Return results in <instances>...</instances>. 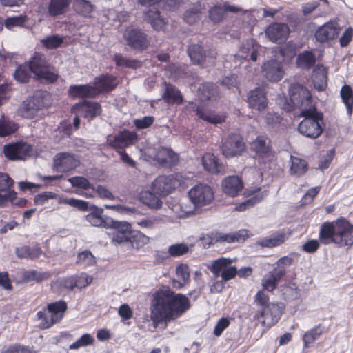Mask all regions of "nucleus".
I'll list each match as a JSON object with an SVG mask.
<instances>
[{"instance_id":"nucleus-1","label":"nucleus","mask_w":353,"mask_h":353,"mask_svg":"<svg viewBox=\"0 0 353 353\" xmlns=\"http://www.w3.org/2000/svg\"><path fill=\"white\" fill-rule=\"evenodd\" d=\"M190 307V303L185 295L175 293L169 288L159 289L152 295L150 318L157 326L180 317Z\"/></svg>"},{"instance_id":"nucleus-2","label":"nucleus","mask_w":353,"mask_h":353,"mask_svg":"<svg viewBox=\"0 0 353 353\" xmlns=\"http://www.w3.org/2000/svg\"><path fill=\"white\" fill-rule=\"evenodd\" d=\"M319 239L325 245L334 243L341 247L351 246L353 245V225L345 218L325 222L320 227Z\"/></svg>"},{"instance_id":"nucleus-3","label":"nucleus","mask_w":353,"mask_h":353,"mask_svg":"<svg viewBox=\"0 0 353 353\" xmlns=\"http://www.w3.org/2000/svg\"><path fill=\"white\" fill-rule=\"evenodd\" d=\"M304 117L298 125V131L305 137L315 139L323 132V114L316 107H310L301 111Z\"/></svg>"},{"instance_id":"nucleus-4","label":"nucleus","mask_w":353,"mask_h":353,"mask_svg":"<svg viewBox=\"0 0 353 353\" xmlns=\"http://www.w3.org/2000/svg\"><path fill=\"white\" fill-rule=\"evenodd\" d=\"M283 309V303L269 304L266 307L257 308L253 318L263 327H270L279 321Z\"/></svg>"},{"instance_id":"nucleus-5","label":"nucleus","mask_w":353,"mask_h":353,"mask_svg":"<svg viewBox=\"0 0 353 353\" xmlns=\"http://www.w3.org/2000/svg\"><path fill=\"white\" fill-rule=\"evenodd\" d=\"M185 185V178L180 173H175L168 176H158L152 183L153 191L165 196L174 189Z\"/></svg>"},{"instance_id":"nucleus-6","label":"nucleus","mask_w":353,"mask_h":353,"mask_svg":"<svg viewBox=\"0 0 353 353\" xmlns=\"http://www.w3.org/2000/svg\"><path fill=\"white\" fill-rule=\"evenodd\" d=\"M123 38L128 46L137 51H143L150 45L148 35L137 27H127L123 33Z\"/></svg>"},{"instance_id":"nucleus-7","label":"nucleus","mask_w":353,"mask_h":353,"mask_svg":"<svg viewBox=\"0 0 353 353\" xmlns=\"http://www.w3.org/2000/svg\"><path fill=\"white\" fill-rule=\"evenodd\" d=\"M232 262L231 259L224 257L214 261L209 267L214 278L217 279L221 276L225 282L233 279L237 274V270L236 267L231 265Z\"/></svg>"},{"instance_id":"nucleus-8","label":"nucleus","mask_w":353,"mask_h":353,"mask_svg":"<svg viewBox=\"0 0 353 353\" xmlns=\"http://www.w3.org/2000/svg\"><path fill=\"white\" fill-rule=\"evenodd\" d=\"M290 100L295 107L303 110L307 108L315 107L312 104V95L310 90L303 85L294 83L289 90Z\"/></svg>"},{"instance_id":"nucleus-9","label":"nucleus","mask_w":353,"mask_h":353,"mask_svg":"<svg viewBox=\"0 0 353 353\" xmlns=\"http://www.w3.org/2000/svg\"><path fill=\"white\" fill-rule=\"evenodd\" d=\"M188 196L197 207L208 205L214 199L212 188L209 185L202 183L196 185L191 188Z\"/></svg>"},{"instance_id":"nucleus-10","label":"nucleus","mask_w":353,"mask_h":353,"mask_svg":"<svg viewBox=\"0 0 353 353\" xmlns=\"http://www.w3.org/2000/svg\"><path fill=\"white\" fill-rule=\"evenodd\" d=\"M245 150V143L241 137L236 134L228 136L221 146V152L226 158L241 155Z\"/></svg>"},{"instance_id":"nucleus-11","label":"nucleus","mask_w":353,"mask_h":353,"mask_svg":"<svg viewBox=\"0 0 353 353\" xmlns=\"http://www.w3.org/2000/svg\"><path fill=\"white\" fill-rule=\"evenodd\" d=\"M137 132L123 130L114 136L109 135L107 142L112 148L121 150L133 145L137 140Z\"/></svg>"},{"instance_id":"nucleus-12","label":"nucleus","mask_w":353,"mask_h":353,"mask_svg":"<svg viewBox=\"0 0 353 353\" xmlns=\"http://www.w3.org/2000/svg\"><path fill=\"white\" fill-rule=\"evenodd\" d=\"M187 53L192 63L194 65H201L207 60L216 58V52L213 49L205 50L202 46L192 43L188 46Z\"/></svg>"},{"instance_id":"nucleus-13","label":"nucleus","mask_w":353,"mask_h":353,"mask_svg":"<svg viewBox=\"0 0 353 353\" xmlns=\"http://www.w3.org/2000/svg\"><path fill=\"white\" fill-rule=\"evenodd\" d=\"M261 70L263 76L272 83L280 81L285 73L282 63L276 59L265 62L261 66Z\"/></svg>"},{"instance_id":"nucleus-14","label":"nucleus","mask_w":353,"mask_h":353,"mask_svg":"<svg viewBox=\"0 0 353 353\" xmlns=\"http://www.w3.org/2000/svg\"><path fill=\"white\" fill-rule=\"evenodd\" d=\"M265 33L272 42L281 44L288 39L290 29L285 23H274L267 27Z\"/></svg>"},{"instance_id":"nucleus-15","label":"nucleus","mask_w":353,"mask_h":353,"mask_svg":"<svg viewBox=\"0 0 353 353\" xmlns=\"http://www.w3.org/2000/svg\"><path fill=\"white\" fill-rule=\"evenodd\" d=\"M340 31L341 27L338 23L335 21H330L317 29L315 37L319 42H327L336 39Z\"/></svg>"},{"instance_id":"nucleus-16","label":"nucleus","mask_w":353,"mask_h":353,"mask_svg":"<svg viewBox=\"0 0 353 353\" xmlns=\"http://www.w3.org/2000/svg\"><path fill=\"white\" fill-rule=\"evenodd\" d=\"M79 161L72 154L64 152L57 154L54 159V168L57 172H68L77 168Z\"/></svg>"},{"instance_id":"nucleus-17","label":"nucleus","mask_w":353,"mask_h":353,"mask_svg":"<svg viewBox=\"0 0 353 353\" xmlns=\"http://www.w3.org/2000/svg\"><path fill=\"white\" fill-rule=\"evenodd\" d=\"M248 105L252 109L259 112L263 111L268 106V99L261 88H255L250 90L247 95Z\"/></svg>"},{"instance_id":"nucleus-18","label":"nucleus","mask_w":353,"mask_h":353,"mask_svg":"<svg viewBox=\"0 0 353 353\" xmlns=\"http://www.w3.org/2000/svg\"><path fill=\"white\" fill-rule=\"evenodd\" d=\"M286 272L283 267L275 268L263 276L262 285L264 290L272 292Z\"/></svg>"},{"instance_id":"nucleus-19","label":"nucleus","mask_w":353,"mask_h":353,"mask_svg":"<svg viewBox=\"0 0 353 353\" xmlns=\"http://www.w3.org/2000/svg\"><path fill=\"white\" fill-rule=\"evenodd\" d=\"M49 94L41 90L35 91L33 95L28 99L26 102L23 101V105L28 109L39 110L49 105Z\"/></svg>"},{"instance_id":"nucleus-20","label":"nucleus","mask_w":353,"mask_h":353,"mask_svg":"<svg viewBox=\"0 0 353 353\" xmlns=\"http://www.w3.org/2000/svg\"><path fill=\"white\" fill-rule=\"evenodd\" d=\"M196 208V205L189 197L181 199L179 203L172 206V210L179 219H185L193 214Z\"/></svg>"},{"instance_id":"nucleus-21","label":"nucleus","mask_w":353,"mask_h":353,"mask_svg":"<svg viewBox=\"0 0 353 353\" xmlns=\"http://www.w3.org/2000/svg\"><path fill=\"white\" fill-rule=\"evenodd\" d=\"M243 185V181L238 176H229L222 182L224 193L232 197L237 196L241 192Z\"/></svg>"},{"instance_id":"nucleus-22","label":"nucleus","mask_w":353,"mask_h":353,"mask_svg":"<svg viewBox=\"0 0 353 353\" xmlns=\"http://www.w3.org/2000/svg\"><path fill=\"white\" fill-rule=\"evenodd\" d=\"M197 97L202 102L216 101L219 97L218 88L213 83H204L199 87Z\"/></svg>"},{"instance_id":"nucleus-23","label":"nucleus","mask_w":353,"mask_h":353,"mask_svg":"<svg viewBox=\"0 0 353 353\" xmlns=\"http://www.w3.org/2000/svg\"><path fill=\"white\" fill-rule=\"evenodd\" d=\"M155 159L163 166L171 168L176 164L178 155L171 149L162 147L157 152Z\"/></svg>"},{"instance_id":"nucleus-24","label":"nucleus","mask_w":353,"mask_h":353,"mask_svg":"<svg viewBox=\"0 0 353 353\" xmlns=\"http://www.w3.org/2000/svg\"><path fill=\"white\" fill-rule=\"evenodd\" d=\"M144 20L155 30H162L168 23V19L157 10L150 9L144 14Z\"/></svg>"},{"instance_id":"nucleus-25","label":"nucleus","mask_w":353,"mask_h":353,"mask_svg":"<svg viewBox=\"0 0 353 353\" xmlns=\"http://www.w3.org/2000/svg\"><path fill=\"white\" fill-rule=\"evenodd\" d=\"M91 210L92 212L85 216V220L93 226L108 228L111 219L103 217V209L93 205Z\"/></svg>"},{"instance_id":"nucleus-26","label":"nucleus","mask_w":353,"mask_h":353,"mask_svg":"<svg viewBox=\"0 0 353 353\" xmlns=\"http://www.w3.org/2000/svg\"><path fill=\"white\" fill-rule=\"evenodd\" d=\"M69 94L72 97H94L99 94V90L93 85H74L69 88Z\"/></svg>"},{"instance_id":"nucleus-27","label":"nucleus","mask_w":353,"mask_h":353,"mask_svg":"<svg viewBox=\"0 0 353 353\" xmlns=\"http://www.w3.org/2000/svg\"><path fill=\"white\" fill-rule=\"evenodd\" d=\"M308 170V163L306 160L290 155L289 173L291 176L301 177Z\"/></svg>"},{"instance_id":"nucleus-28","label":"nucleus","mask_w":353,"mask_h":353,"mask_svg":"<svg viewBox=\"0 0 353 353\" xmlns=\"http://www.w3.org/2000/svg\"><path fill=\"white\" fill-rule=\"evenodd\" d=\"M0 59L8 61L10 65H16L13 73L14 78L17 81L22 82V65L18 63L20 55L1 50L0 51Z\"/></svg>"},{"instance_id":"nucleus-29","label":"nucleus","mask_w":353,"mask_h":353,"mask_svg":"<svg viewBox=\"0 0 353 353\" xmlns=\"http://www.w3.org/2000/svg\"><path fill=\"white\" fill-rule=\"evenodd\" d=\"M267 195V190L261 192V188H257L253 191L252 196L241 203L236 204L235 210L239 212L245 211L261 202Z\"/></svg>"},{"instance_id":"nucleus-30","label":"nucleus","mask_w":353,"mask_h":353,"mask_svg":"<svg viewBox=\"0 0 353 353\" xmlns=\"http://www.w3.org/2000/svg\"><path fill=\"white\" fill-rule=\"evenodd\" d=\"M270 139L265 135L258 136L251 144L253 151L261 157L268 155L271 152Z\"/></svg>"},{"instance_id":"nucleus-31","label":"nucleus","mask_w":353,"mask_h":353,"mask_svg":"<svg viewBox=\"0 0 353 353\" xmlns=\"http://www.w3.org/2000/svg\"><path fill=\"white\" fill-rule=\"evenodd\" d=\"M202 164L204 168L212 174H219L224 170V165L211 153H207L203 157Z\"/></svg>"},{"instance_id":"nucleus-32","label":"nucleus","mask_w":353,"mask_h":353,"mask_svg":"<svg viewBox=\"0 0 353 353\" xmlns=\"http://www.w3.org/2000/svg\"><path fill=\"white\" fill-rule=\"evenodd\" d=\"M117 79L112 75H102L94 79L95 88L99 90V94L101 92H109L117 86Z\"/></svg>"},{"instance_id":"nucleus-33","label":"nucleus","mask_w":353,"mask_h":353,"mask_svg":"<svg viewBox=\"0 0 353 353\" xmlns=\"http://www.w3.org/2000/svg\"><path fill=\"white\" fill-rule=\"evenodd\" d=\"M194 111L199 119L212 124L216 125L221 123L225 120L224 116L216 114L212 111H208L199 106H198Z\"/></svg>"},{"instance_id":"nucleus-34","label":"nucleus","mask_w":353,"mask_h":353,"mask_svg":"<svg viewBox=\"0 0 353 353\" xmlns=\"http://www.w3.org/2000/svg\"><path fill=\"white\" fill-rule=\"evenodd\" d=\"M37 318L41 321L39 327L41 329H48L54 324L59 322L58 315L52 314L48 307L43 310L39 311L37 314Z\"/></svg>"},{"instance_id":"nucleus-35","label":"nucleus","mask_w":353,"mask_h":353,"mask_svg":"<svg viewBox=\"0 0 353 353\" xmlns=\"http://www.w3.org/2000/svg\"><path fill=\"white\" fill-rule=\"evenodd\" d=\"M3 154L10 160L22 159V141L6 144L3 146Z\"/></svg>"},{"instance_id":"nucleus-36","label":"nucleus","mask_w":353,"mask_h":353,"mask_svg":"<svg viewBox=\"0 0 353 353\" xmlns=\"http://www.w3.org/2000/svg\"><path fill=\"white\" fill-rule=\"evenodd\" d=\"M71 0H50L48 10L51 17H56L64 14L70 4Z\"/></svg>"},{"instance_id":"nucleus-37","label":"nucleus","mask_w":353,"mask_h":353,"mask_svg":"<svg viewBox=\"0 0 353 353\" xmlns=\"http://www.w3.org/2000/svg\"><path fill=\"white\" fill-rule=\"evenodd\" d=\"M165 91L163 94V99L168 103L181 104L183 97L181 92L173 85L165 83Z\"/></svg>"},{"instance_id":"nucleus-38","label":"nucleus","mask_w":353,"mask_h":353,"mask_svg":"<svg viewBox=\"0 0 353 353\" xmlns=\"http://www.w3.org/2000/svg\"><path fill=\"white\" fill-rule=\"evenodd\" d=\"M29 63L30 70L34 74L50 66L46 57L38 52L34 53Z\"/></svg>"},{"instance_id":"nucleus-39","label":"nucleus","mask_w":353,"mask_h":353,"mask_svg":"<svg viewBox=\"0 0 353 353\" xmlns=\"http://www.w3.org/2000/svg\"><path fill=\"white\" fill-rule=\"evenodd\" d=\"M340 96L346 107L347 114L351 116L353 112V90L349 85L345 84L340 91Z\"/></svg>"},{"instance_id":"nucleus-40","label":"nucleus","mask_w":353,"mask_h":353,"mask_svg":"<svg viewBox=\"0 0 353 353\" xmlns=\"http://www.w3.org/2000/svg\"><path fill=\"white\" fill-rule=\"evenodd\" d=\"M313 84L319 91L324 90L327 87V73L322 67H317L313 71Z\"/></svg>"},{"instance_id":"nucleus-41","label":"nucleus","mask_w":353,"mask_h":353,"mask_svg":"<svg viewBox=\"0 0 353 353\" xmlns=\"http://www.w3.org/2000/svg\"><path fill=\"white\" fill-rule=\"evenodd\" d=\"M81 110L85 118L92 119L101 113V108L99 103L85 101L81 105Z\"/></svg>"},{"instance_id":"nucleus-42","label":"nucleus","mask_w":353,"mask_h":353,"mask_svg":"<svg viewBox=\"0 0 353 353\" xmlns=\"http://www.w3.org/2000/svg\"><path fill=\"white\" fill-rule=\"evenodd\" d=\"M285 234L283 232L274 233L268 237L262 239L259 244L262 247L274 248L279 246L284 243Z\"/></svg>"},{"instance_id":"nucleus-43","label":"nucleus","mask_w":353,"mask_h":353,"mask_svg":"<svg viewBox=\"0 0 353 353\" xmlns=\"http://www.w3.org/2000/svg\"><path fill=\"white\" fill-rule=\"evenodd\" d=\"M297 65L303 69H310L316 63V57L310 51H304L300 53L296 59Z\"/></svg>"},{"instance_id":"nucleus-44","label":"nucleus","mask_w":353,"mask_h":353,"mask_svg":"<svg viewBox=\"0 0 353 353\" xmlns=\"http://www.w3.org/2000/svg\"><path fill=\"white\" fill-rule=\"evenodd\" d=\"M140 200L150 208L159 209L162 202L158 196L150 191H143L140 194Z\"/></svg>"},{"instance_id":"nucleus-45","label":"nucleus","mask_w":353,"mask_h":353,"mask_svg":"<svg viewBox=\"0 0 353 353\" xmlns=\"http://www.w3.org/2000/svg\"><path fill=\"white\" fill-rule=\"evenodd\" d=\"M74 9L77 13L88 17L93 10V6L86 0H74Z\"/></svg>"},{"instance_id":"nucleus-46","label":"nucleus","mask_w":353,"mask_h":353,"mask_svg":"<svg viewBox=\"0 0 353 353\" xmlns=\"http://www.w3.org/2000/svg\"><path fill=\"white\" fill-rule=\"evenodd\" d=\"M34 77L38 81L45 83H53L58 79V74L51 71L49 67L36 73Z\"/></svg>"},{"instance_id":"nucleus-47","label":"nucleus","mask_w":353,"mask_h":353,"mask_svg":"<svg viewBox=\"0 0 353 353\" xmlns=\"http://www.w3.org/2000/svg\"><path fill=\"white\" fill-rule=\"evenodd\" d=\"M17 127L16 124L9 121L2 114L0 118V137H3L15 132Z\"/></svg>"},{"instance_id":"nucleus-48","label":"nucleus","mask_w":353,"mask_h":353,"mask_svg":"<svg viewBox=\"0 0 353 353\" xmlns=\"http://www.w3.org/2000/svg\"><path fill=\"white\" fill-rule=\"evenodd\" d=\"M190 250L189 246L185 243H178L170 245L168 254L172 257H179L187 254Z\"/></svg>"},{"instance_id":"nucleus-49","label":"nucleus","mask_w":353,"mask_h":353,"mask_svg":"<svg viewBox=\"0 0 353 353\" xmlns=\"http://www.w3.org/2000/svg\"><path fill=\"white\" fill-rule=\"evenodd\" d=\"M49 274L48 272H42L37 270H28L23 272V283L36 281L40 283L48 279Z\"/></svg>"},{"instance_id":"nucleus-50","label":"nucleus","mask_w":353,"mask_h":353,"mask_svg":"<svg viewBox=\"0 0 353 353\" xmlns=\"http://www.w3.org/2000/svg\"><path fill=\"white\" fill-rule=\"evenodd\" d=\"M281 292L283 299L286 301L296 299L299 297V291L294 283H288L281 287Z\"/></svg>"},{"instance_id":"nucleus-51","label":"nucleus","mask_w":353,"mask_h":353,"mask_svg":"<svg viewBox=\"0 0 353 353\" xmlns=\"http://www.w3.org/2000/svg\"><path fill=\"white\" fill-rule=\"evenodd\" d=\"M149 237L145 235L144 234L134 231L131 232L130 242L132 243V245L138 249L149 242Z\"/></svg>"},{"instance_id":"nucleus-52","label":"nucleus","mask_w":353,"mask_h":353,"mask_svg":"<svg viewBox=\"0 0 353 353\" xmlns=\"http://www.w3.org/2000/svg\"><path fill=\"white\" fill-rule=\"evenodd\" d=\"M208 14L210 20L214 23H219L225 18L223 7L219 5H215L210 8Z\"/></svg>"},{"instance_id":"nucleus-53","label":"nucleus","mask_w":353,"mask_h":353,"mask_svg":"<svg viewBox=\"0 0 353 353\" xmlns=\"http://www.w3.org/2000/svg\"><path fill=\"white\" fill-rule=\"evenodd\" d=\"M323 333V330L321 325L316 326L310 330L305 332L303 336V343L305 347H308L310 344L312 343L316 340Z\"/></svg>"},{"instance_id":"nucleus-54","label":"nucleus","mask_w":353,"mask_h":353,"mask_svg":"<svg viewBox=\"0 0 353 353\" xmlns=\"http://www.w3.org/2000/svg\"><path fill=\"white\" fill-rule=\"evenodd\" d=\"M47 307L52 314H57L59 321H61L67 310V304L63 301H59L48 304Z\"/></svg>"},{"instance_id":"nucleus-55","label":"nucleus","mask_w":353,"mask_h":353,"mask_svg":"<svg viewBox=\"0 0 353 353\" xmlns=\"http://www.w3.org/2000/svg\"><path fill=\"white\" fill-rule=\"evenodd\" d=\"M72 187L80 188L83 190H94V186L91 184L89 181L83 176H73L68 179Z\"/></svg>"},{"instance_id":"nucleus-56","label":"nucleus","mask_w":353,"mask_h":353,"mask_svg":"<svg viewBox=\"0 0 353 353\" xmlns=\"http://www.w3.org/2000/svg\"><path fill=\"white\" fill-rule=\"evenodd\" d=\"M63 42V39L57 34L46 37L41 40L43 45L48 49H54L60 46Z\"/></svg>"},{"instance_id":"nucleus-57","label":"nucleus","mask_w":353,"mask_h":353,"mask_svg":"<svg viewBox=\"0 0 353 353\" xmlns=\"http://www.w3.org/2000/svg\"><path fill=\"white\" fill-rule=\"evenodd\" d=\"M114 60L117 66L128 68H137L139 65V62L135 59H130L117 54L114 55Z\"/></svg>"},{"instance_id":"nucleus-58","label":"nucleus","mask_w":353,"mask_h":353,"mask_svg":"<svg viewBox=\"0 0 353 353\" xmlns=\"http://www.w3.org/2000/svg\"><path fill=\"white\" fill-rule=\"evenodd\" d=\"M42 254L43 251L37 243L32 246L23 247V258L34 260L39 258Z\"/></svg>"},{"instance_id":"nucleus-59","label":"nucleus","mask_w":353,"mask_h":353,"mask_svg":"<svg viewBox=\"0 0 353 353\" xmlns=\"http://www.w3.org/2000/svg\"><path fill=\"white\" fill-rule=\"evenodd\" d=\"M94 342V338L90 334H83L80 339L69 346L70 350H77L82 347H86L92 345Z\"/></svg>"},{"instance_id":"nucleus-60","label":"nucleus","mask_w":353,"mask_h":353,"mask_svg":"<svg viewBox=\"0 0 353 353\" xmlns=\"http://www.w3.org/2000/svg\"><path fill=\"white\" fill-rule=\"evenodd\" d=\"M77 263L83 266L92 265L95 263V259L91 252L85 250L78 254Z\"/></svg>"},{"instance_id":"nucleus-61","label":"nucleus","mask_w":353,"mask_h":353,"mask_svg":"<svg viewBox=\"0 0 353 353\" xmlns=\"http://www.w3.org/2000/svg\"><path fill=\"white\" fill-rule=\"evenodd\" d=\"M155 119L153 116H145L140 119H136L133 121L134 125L137 130H143L150 127Z\"/></svg>"},{"instance_id":"nucleus-62","label":"nucleus","mask_w":353,"mask_h":353,"mask_svg":"<svg viewBox=\"0 0 353 353\" xmlns=\"http://www.w3.org/2000/svg\"><path fill=\"white\" fill-rule=\"evenodd\" d=\"M110 225L109 227H111L114 229V232H120L122 233L125 232H131V225L129 223L126 221H114L113 219L110 220Z\"/></svg>"},{"instance_id":"nucleus-63","label":"nucleus","mask_w":353,"mask_h":353,"mask_svg":"<svg viewBox=\"0 0 353 353\" xmlns=\"http://www.w3.org/2000/svg\"><path fill=\"white\" fill-rule=\"evenodd\" d=\"M200 18L199 9L197 7L188 10L184 14V20L189 24H193Z\"/></svg>"},{"instance_id":"nucleus-64","label":"nucleus","mask_w":353,"mask_h":353,"mask_svg":"<svg viewBox=\"0 0 353 353\" xmlns=\"http://www.w3.org/2000/svg\"><path fill=\"white\" fill-rule=\"evenodd\" d=\"M254 304L257 307V308H261L263 307H266L269 304H272V303L269 302L268 296L264 293L263 291H259L254 296Z\"/></svg>"}]
</instances>
